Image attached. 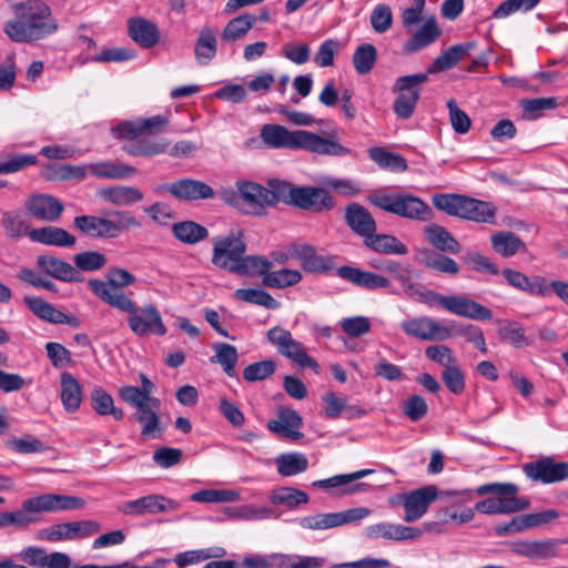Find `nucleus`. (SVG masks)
<instances>
[{
	"instance_id": "nucleus-1",
	"label": "nucleus",
	"mask_w": 568,
	"mask_h": 568,
	"mask_svg": "<svg viewBox=\"0 0 568 568\" xmlns=\"http://www.w3.org/2000/svg\"><path fill=\"white\" fill-rule=\"evenodd\" d=\"M260 136L271 149L304 150L311 153L331 156L351 154V150L336 140L323 138L306 130L290 131L280 124H264Z\"/></svg>"
},
{
	"instance_id": "nucleus-2",
	"label": "nucleus",
	"mask_w": 568,
	"mask_h": 568,
	"mask_svg": "<svg viewBox=\"0 0 568 568\" xmlns=\"http://www.w3.org/2000/svg\"><path fill=\"white\" fill-rule=\"evenodd\" d=\"M17 20L6 24L7 36L16 42H31L43 39L58 29L51 9L40 0H29L16 7Z\"/></svg>"
},
{
	"instance_id": "nucleus-3",
	"label": "nucleus",
	"mask_w": 568,
	"mask_h": 568,
	"mask_svg": "<svg viewBox=\"0 0 568 568\" xmlns=\"http://www.w3.org/2000/svg\"><path fill=\"white\" fill-rule=\"evenodd\" d=\"M83 507L84 500L79 497L43 494L26 499L22 503V508L19 510L0 513V527H27L34 521V517L32 516L34 513L80 509Z\"/></svg>"
},
{
	"instance_id": "nucleus-4",
	"label": "nucleus",
	"mask_w": 568,
	"mask_h": 568,
	"mask_svg": "<svg viewBox=\"0 0 568 568\" xmlns=\"http://www.w3.org/2000/svg\"><path fill=\"white\" fill-rule=\"evenodd\" d=\"M367 201L387 212L412 221H429L433 211L429 205L418 196L410 193L374 192L367 196Z\"/></svg>"
},
{
	"instance_id": "nucleus-5",
	"label": "nucleus",
	"mask_w": 568,
	"mask_h": 568,
	"mask_svg": "<svg viewBox=\"0 0 568 568\" xmlns=\"http://www.w3.org/2000/svg\"><path fill=\"white\" fill-rule=\"evenodd\" d=\"M116 310L128 314V326L138 337L163 336L168 332L160 311L153 304L138 306L132 298H120Z\"/></svg>"
},
{
	"instance_id": "nucleus-6",
	"label": "nucleus",
	"mask_w": 568,
	"mask_h": 568,
	"mask_svg": "<svg viewBox=\"0 0 568 568\" xmlns=\"http://www.w3.org/2000/svg\"><path fill=\"white\" fill-rule=\"evenodd\" d=\"M134 282L133 274L124 268L115 267L108 271L106 281L92 278L89 280L88 285L97 297L111 307L118 308L120 298H130L122 288Z\"/></svg>"
},
{
	"instance_id": "nucleus-7",
	"label": "nucleus",
	"mask_w": 568,
	"mask_h": 568,
	"mask_svg": "<svg viewBox=\"0 0 568 568\" xmlns=\"http://www.w3.org/2000/svg\"><path fill=\"white\" fill-rule=\"evenodd\" d=\"M427 81V73L404 75L396 80L393 91L399 94L395 99L393 109L397 118L406 120L413 115L420 97L419 87Z\"/></svg>"
},
{
	"instance_id": "nucleus-8",
	"label": "nucleus",
	"mask_w": 568,
	"mask_h": 568,
	"mask_svg": "<svg viewBox=\"0 0 568 568\" xmlns=\"http://www.w3.org/2000/svg\"><path fill=\"white\" fill-rule=\"evenodd\" d=\"M246 252L243 232H231L224 236L213 239L212 263L219 268L233 273V268L240 263Z\"/></svg>"
},
{
	"instance_id": "nucleus-9",
	"label": "nucleus",
	"mask_w": 568,
	"mask_h": 568,
	"mask_svg": "<svg viewBox=\"0 0 568 568\" xmlns=\"http://www.w3.org/2000/svg\"><path fill=\"white\" fill-rule=\"evenodd\" d=\"M267 339L276 346L278 353L294 362L300 367L317 369V362L311 357L301 342L295 339L288 329L274 326L267 331Z\"/></svg>"
},
{
	"instance_id": "nucleus-10",
	"label": "nucleus",
	"mask_w": 568,
	"mask_h": 568,
	"mask_svg": "<svg viewBox=\"0 0 568 568\" xmlns=\"http://www.w3.org/2000/svg\"><path fill=\"white\" fill-rule=\"evenodd\" d=\"M438 497L435 486H425L416 490L396 495L389 499L392 505L404 507V520L414 523L420 519L428 510L430 504Z\"/></svg>"
},
{
	"instance_id": "nucleus-11",
	"label": "nucleus",
	"mask_w": 568,
	"mask_h": 568,
	"mask_svg": "<svg viewBox=\"0 0 568 568\" xmlns=\"http://www.w3.org/2000/svg\"><path fill=\"white\" fill-rule=\"evenodd\" d=\"M180 509V503L163 495L151 494L134 500L123 501L118 510L126 516L155 515Z\"/></svg>"
},
{
	"instance_id": "nucleus-12",
	"label": "nucleus",
	"mask_w": 568,
	"mask_h": 568,
	"mask_svg": "<svg viewBox=\"0 0 568 568\" xmlns=\"http://www.w3.org/2000/svg\"><path fill=\"white\" fill-rule=\"evenodd\" d=\"M400 328L407 336L420 341L442 342L452 336L448 327L428 316L406 317L402 321Z\"/></svg>"
},
{
	"instance_id": "nucleus-13",
	"label": "nucleus",
	"mask_w": 568,
	"mask_h": 568,
	"mask_svg": "<svg viewBox=\"0 0 568 568\" xmlns=\"http://www.w3.org/2000/svg\"><path fill=\"white\" fill-rule=\"evenodd\" d=\"M525 475L534 481L551 484L568 478V463L542 457L523 466Z\"/></svg>"
},
{
	"instance_id": "nucleus-14",
	"label": "nucleus",
	"mask_w": 568,
	"mask_h": 568,
	"mask_svg": "<svg viewBox=\"0 0 568 568\" xmlns=\"http://www.w3.org/2000/svg\"><path fill=\"white\" fill-rule=\"evenodd\" d=\"M28 214L38 221L55 222L63 213L64 205L57 197L49 194H33L24 201Z\"/></svg>"
},
{
	"instance_id": "nucleus-15",
	"label": "nucleus",
	"mask_w": 568,
	"mask_h": 568,
	"mask_svg": "<svg viewBox=\"0 0 568 568\" xmlns=\"http://www.w3.org/2000/svg\"><path fill=\"white\" fill-rule=\"evenodd\" d=\"M558 539H517L508 544L509 550L529 559H548L558 556Z\"/></svg>"
},
{
	"instance_id": "nucleus-16",
	"label": "nucleus",
	"mask_w": 568,
	"mask_h": 568,
	"mask_svg": "<svg viewBox=\"0 0 568 568\" xmlns=\"http://www.w3.org/2000/svg\"><path fill=\"white\" fill-rule=\"evenodd\" d=\"M292 206L312 212H323L332 210L334 201L329 193L324 189L315 186H296Z\"/></svg>"
},
{
	"instance_id": "nucleus-17",
	"label": "nucleus",
	"mask_w": 568,
	"mask_h": 568,
	"mask_svg": "<svg viewBox=\"0 0 568 568\" xmlns=\"http://www.w3.org/2000/svg\"><path fill=\"white\" fill-rule=\"evenodd\" d=\"M166 190L175 199L186 202L211 200L215 196V192L211 185L191 178L178 180L169 184Z\"/></svg>"
},
{
	"instance_id": "nucleus-18",
	"label": "nucleus",
	"mask_w": 568,
	"mask_h": 568,
	"mask_svg": "<svg viewBox=\"0 0 568 568\" xmlns=\"http://www.w3.org/2000/svg\"><path fill=\"white\" fill-rule=\"evenodd\" d=\"M559 514L554 509H547L540 513L525 514L514 517L510 521L497 525L495 534L497 536H506L516 534L529 528L546 525L558 518Z\"/></svg>"
},
{
	"instance_id": "nucleus-19",
	"label": "nucleus",
	"mask_w": 568,
	"mask_h": 568,
	"mask_svg": "<svg viewBox=\"0 0 568 568\" xmlns=\"http://www.w3.org/2000/svg\"><path fill=\"white\" fill-rule=\"evenodd\" d=\"M236 186L242 196V212L261 215L265 205H268V189L247 181H239Z\"/></svg>"
},
{
	"instance_id": "nucleus-20",
	"label": "nucleus",
	"mask_w": 568,
	"mask_h": 568,
	"mask_svg": "<svg viewBox=\"0 0 568 568\" xmlns=\"http://www.w3.org/2000/svg\"><path fill=\"white\" fill-rule=\"evenodd\" d=\"M423 531L419 528L393 523H378L365 528V536L371 539L385 538L394 541L417 539Z\"/></svg>"
},
{
	"instance_id": "nucleus-21",
	"label": "nucleus",
	"mask_w": 568,
	"mask_h": 568,
	"mask_svg": "<svg viewBox=\"0 0 568 568\" xmlns=\"http://www.w3.org/2000/svg\"><path fill=\"white\" fill-rule=\"evenodd\" d=\"M503 275L507 283L514 288H517L521 292L528 293L529 295L534 296H549L547 280L544 276H527L524 273L513 268H504Z\"/></svg>"
},
{
	"instance_id": "nucleus-22",
	"label": "nucleus",
	"mask_w": 568,
	"mask_h": 568,
	"mask_svg": "<svg viewBox=\"0 0 568 568\" xmlns=\"http://www.w3.org/2000/svg\"><path fill=\"white\" fill-rule=\"evenodd\" d=\"M336 274L353 285L368 291L386 288L390 284L385 276L348 265L338 267Z\"/></svg>"
},
{
	"instance_id": "nucleus-23",
	"label": "nucleus",
	"mask_w": 568,
	"mask_h": 568,
	"mask_svg": "<svg viewBox=\"0 0 568 568\" xmlns=\"http://www.w3.org/2000/svg\"><path fill=\"white\" fill-rule=\"evenodd\" d=\"M345 222L348 227L365 241L376 232L377 224L372 213L358 203H351L345 207Z\"/></svg>"
},
{
	"instance_id": "nucleus-24",
	"label": "nucleus",
	"mask_w": 568,
	"mask_h": 568,
	"mask_svg": "<svg viewBox=\"0 0 568 568\" xmlns=\"http://www.w3.org/2000/svg\"><path fill=\"white\" fill-rule=\"evenodd\" d=\"M128 34L132 41L143 49H151L160 41L158 26L142 17H132L128 20Z\"/></svg>"
},
{
	"instance_id": "nucleus-25",
	"label": "nucleus",
	"mask_w": 568,
	"mask_h": 568,
	"mask_svg": "<svg viewBox=\"0 0 568 568\" xmlns=\"http://www.w3.org/2000/svg\"><path fill=\"white\" fill-rule=\"evenodd\" d=\"M303 425L302 417L296 410L282 407L277 412V419L267 423V428L282 437L298 440L303 437L300 428Z\"/></svg>"
},
{
	"instance_id": "nucleus-26",
	"label": "nucleus",
	"mask_w": 568,
	"mask_h": 568,
	"mask_svg": "<svg viewBox=\"0 0 568 568\" xmlns=\"http://www.w3.org/2000/svg\"><path fill=\"white\" fill-rule=\"evenodd\" d=\"M100 529V524L94 520L58 524L50 528L48 538L53 541L61 539L85 538L99 532Z\"/></svg>"
},
{
	"instance_id": "nucleus-27",
	"label": "nucleus",
	"mask_w": 568,
	"mask_h": 568,
	"mask_svg": "<svg viewBox=\"0 0 568 568\" xmlns=\"http://www.w3.org/2000/svg\"><path fill=\"white\" fill-rule=\"evenodd\" d=\"M446 311L475 321H488L493 317L489 308L462 295H449Z\"/></svg>"
},
{
	"instance_id": "nucleus-28",
	"label": "nucleus",
	"mask_w": 568,
	"mask_h": 568,
	"mask_svg": "<svg viewBox=\"0 0 568 568\" xmlns=\"http://www.w3.org/2000/svg\"><path fill=\"white\" fill-rule=\"evenodd\" d=\"M291 252L293 258L300 262L305 272L321 273L331 268V260L318 255L312 245L293 243Z\"/></svg>"
},
{
	"instance_id": "nucleus-29",
	"label": "nucleus",
	"mask_w": 568,
	"mask_h": 568,
	"mask_svg": "<svg viewBox=\"0 0 568 568\" xmlns=\"http://www.w3.org/2000/svg\"><path fill=\"white\" fill-rule=\"evenodd\" d=\"M28 236L34 243L49 246L70 247L75 244V237L64 229L58 226L32 229L28 233Z\"/></svg>"
},
{
	"instance_id": "nucleus-30",
	"label": "nucleus",
	"mask_w": 568,
	"mask_h": 568,
	"mask_svg": "<svg viewBox=\"0 0 568 568\" xmlns=\"http://www.w3.org/2000/svg\"><path fill=\"white\" fill-rule=\"evenodd\" d=\"M37 264L45 274L57 280L63 282L80 281L79 272L70 263L53 255L38 256Z\"/></svg>"
},
{
	"instance_id": "nucleus-31",
	"label": "nucleus",
	"mask_w": 568,
	"mask_h": 568,
	"mask_svg": "<svg viewBox=\"0 0 568 568\" xmlns=\"http://www.w3.org/2000/svg\"><path fill=\"white\" fill-rule=\"evenodd\" d=\"M159 408L160 406L149 404L133 415L134 419L141 424V436L145 439L161 438L165 432V426L158 414Z\"/></svg>"
},
{
	"instance_id": "nucleus-32",
	"label": "nucleus",
	"mask_w": 568,
	"mask_h": 568,
	"mask_svg": "<svg viewBox=\"0 0 568 568\" xmlns=\"http://www.w3.org/2000/svg\"><path fill=\"white\" fill-rule=\"evenodd\" d=\"M74 226L82 233L101 239H113L115 227L111 224L110 219L93 216V215H80L74 217Z\"/></svg>"
},
{
	"instance_id": "nucleus-33",
	"label": "nucleus",
	"mask_w": 568,
	"mask_h": 568,
	"mask_svg": "<svg viewBox=\"0 0 568 568\" xmlns=\"http://www.w3.org/2000/svg\"><path fill=\"white\" fill-rule=\"evenodd\" d=\"M89 172L98 179L124 180L133 176L136 169L120 161H100L88 165Z\"/></svg>"
},
{
	"instance_id": "nucleus-34",
	"label": "nucleus",
	"mask_w": 568,
	"mask_h": 568,
	"mask_svg": "<svg viewBox=\"0 0 568 568\" xmlns=\"http://www.w3.org/2000/svg\"><path fill=\"white\" fill-rule=\"evenodd\" d=\"M424 234L429 244L440 252L457 254L462 250L459 242L439 224L432 223L426 225Z\"/></svg>"
},
{
	"instance_id": "nucleus-35",
	"label": "nucleus",
	"mask_w": 568,
	"mask_h": 568,
	"mask_svg": "<svg viewBox=\"0 0 568 568\" xmlns=\"http://www.w3.org/2000/svg\"><path fill=\"white\" fill-rule=\"evenodd\" d=\"M217 37L211 27H202L194 44V57L199 64L207 65L216 55Z\"/></svg>"
},
{
	"instance_id": "nucleus-36",
	"label": "nucleus",
	"mask_w": 568,
	"mask_h": 568,
	"mask_svg": "<svg viewBox=\"0 0 568 568\" xmlns=\"http://www.w3.org/2000/svg\"><path fill=\"white\" fill-rule=\"evenodd\" d=\"M440 36V29L434 17L425 20L424 24L404 44L405 53H413L432 44Z\"/></svg>"
},
{
	"instance_id": "nucleus-37",
	"label": "nucleus",
	"mask_w": 568,
	"mask_h": 568,
	"mask_svg": "<svg viewBox=\"0 0 568 568\" xmlns=\"http://www.w3.org/2000/svg\"><path fill=\"white\" fill-rule=\"evenodd\" d=\"M60 397L63 408L69 413L77 412L82 403V388L75 377L63 372L60 376Z\"/></svg>"
},
{
	"instance_id": "nucleus-38",
	"label": "nucleus",
	"mask_w": 568,
	"mask_h": 568,
	"mask_svg": "<svg viewBox=\"0 0 568 568\" xmlns=\"http://www.w3.org/2000/svg\"><path fill=\"white\" fill-rule=\"evenodd\" d=\"M474 47V42H466L448 48L427 68V73H437L454 68Z\"/></svg>"
},
{
	"instance_id": "nucleus-39",
	"label": "nucleus",
	"mask_w": 568,
	"mask_h": 568,
	"mask_svg": "<svg viewBox=\"0 0 568 568\" xmlns=\"http://www.w3.org/2000/svg\"><path fill=\"white\" fill-rule=\"evenodd\" d=\"M277 473L283 477H292L308 468V459L303 453H283L275 458Z\"/></svg>"
},
{
	"instance_id": "nucleus-40",
	"label": "nucleus",
	"mask_w": 568,
	"mask_h": 568,
	"mask_svg": "<svg viewBox=\"0 0 568 568\" xmlns=\"http://www.w3.org/2000/svg\"><path fill=\"white\" fill-rule=\"evenodd\" d=\"M256 22L255 16L243 13L231 19L224 27L221 38L224 42L233 43L243 39Z\"/></svg>"
},
{
	"instance_id": "nucleus-41",
	"label": "nucleus",
	"mask_w": 568,
	"mask_h": 568,
	"mask_svg": "<svg viewBox=\"0 0 568 568\" xmlns=\"http://www.w3.org/2000/svg\"><path fill=\"white\" fill-rule=\"evenodd\" d=\"M364 244L374 252L382 254L404 255L407 247L394 235L372 233Z\"/></svg>"
},
{
	"instance_id": "nucleus-42",
	"label": "nucleus",
	"mask_w": 568,
	"mask_h": 568,
	"mask_svg": "<svg viewBox=\"0 0 568 568\" xmlns=\"http://www.w3.org/2000/svg\"><path fill=\"white\" fill-rule=\"evenodd\" d=\"M100 195L114 205H130L143 199L140 190L132 186H111L100 190Z\"/></svg>"
},
{
	"instance_id": "nucleus-43",
	"label": "nucleus",
	"mask_w": 568,
	"mask_h": 568,
	"mask_svg": "<svg viewBox=\"0 0 568 568\" xmlns=\"http://www.w3.org/2000/svg\"><path fill=\"white\" fill-rule=\"evenodd\" d=\"M272 267V262L260 255H245L241 257L240 263L233 268V273L241 276H260L263 277Z\"/></svg>"
},
{
	"instance_id": "nucleus-44",
	"label": "nucleus",
	"mask_w": 568,
	"mask_h": 568,
	"mask_svg": "<svg viewBox=\"0 0 568 568\" xmlns=\"http://www.w3.org/2000/svg\"><path fill=\"white\" fill-rule=\"evenodd\" d=\"M213 349L215 355L210 361L220 364L227 376L235 377V366L239 361L236 347L227 343H216L213 345Z\"/></svg>"
},
{
	"instance_id": "nucleus-45",
	"label": "nucleus",
	"mask_w": 568,
	"mask_h": 568,
	"mask_svg": "<svg viewBox=\"0 0 568 568\" xmlns=\"http://www.w3.org/2000/svg\"><path fill=\"white\" fill-rule=\"evenodd\" d=\"M490 241L494 251L504 257H510L525 248L524 242L508 231L493 234Z\"/></svg>"
},
{
	"instance_id": "nucleus-46",
	"label": "nucleus",
	"mask_w": 568,
	"mask_h": 568,
	"mask_svg": "<svg viewBox=\"0 0 568 568\" xmlns=\"http://www.w3.org/2000/svg\"><path fill=\"white\" fill-rule=\"evenodd\" d=\"M170 143L165 139L160 140H139L124 145L123 150L131 156H154L168 151Z\"/></svg>"
},
{
	"instance_id": "nucleus-47",
	"label": "nucleus",
	"mask_w": 568,
	"mask_h": 568,
	"mask_svg": "<svg viewBox=\"0 0 568 568\" xmlns=\"http://www.w3.org/2000/svg\"><path fill=\"white\" fill-rule=\"evenodd\" d=\"M173 235L185 244H195L207 237L209 231L203 225L193 221L175 223L172 227Z\"/></svg>"
},
{
	"instance_id": "nucleus-48",
	"label": "nucleus",
	"mask_w": 568,
	"mask_h": 568,
	"mask_svg": "<svg viewBox=\"0 0 568 568\" xmlns=\"http://www.w3.org/2000/svg\"><path fill=\"white\" fill-rule=\"evenodd\" d=\"M268 498L273 505H282L287 508H295L300 505L307 504L310 500L305 491L294 487H280L274 489Z\"/></svg>"
},
{
	"instance_id": "nucleus-49",
	"label": "nucleus",
	"mask_w": 568,
	"mask_h": 568,
	"mask_svg": "<svg viewBox=\"0 0 568 568\" xmlns=\"http://www.w3.org/2000/svg\"><path fill=\"white\" fill-rule=\"evenodd\" d=\"M93 409L101 416L112 415L114 419L121 420L124 413L114 406L113 398L103 388L97 387L91 392Z\"/></svg>"
},
{
	"instance_id": "nucleus-50",
	"label": "nucleus",
	"mask_w": 568,
	"mask_h": 568,
	"mask_svg": "<svg viewBox=\"0 0 568 568\" xmlns=\"http://www.w3.org/2000/svg\"><path fill=\"white\" fill-rule=\"evenodd\" d=\"M352 61L358 74L369 73L377 61V50L375 45L372 43L359 44L354 51Z\"/></svg>"
},
{
	"instance_id": "nucleus-51",
	"label": "nucleus",
	"mask_w": 568,
	"mask_h": 568,
	"mask_svg": "<svg viewBox=\"0 0 568 568\" xmlns=\"http://www.w3.org/2000/svg\"><path fill=\"white\" fill-rule=\"evenodd\" d=\"M236 300L250 304L263 306L267 310H276L280 303L266 291L261 288H239L234 292Z\"/></svg>"
},
{
	"instance_id": "nucleus-52",
	"label": "nucleus",
	"mask_w": 568,
	"mask_h": 568,
	"mask_svg": "<svg viewBox=\"0 0 568 568\" xmlns=\"http://www.w3.org/2000/svg\"><path fill=\"white\" fill-rule=\"evenodd\" d=\"M1 226L6 235L12 240H19L31 231L19 211H6L1 217Z\"/></svg>"
},
{
	"instance_id": "nucleus-53",
	"label": "nucleus",
	"mask_w": 568,
	"mask_h": 568,
	"mask_svg": "<svg viewBox=\"0 0 568 568\" xmlns=\"http://www.w3.org/2000/svg\"><path fill=\"white\" fill-rule=\"evenodd\" d=\"M302 281V274L297 270L282 268L274 272H267L263 277V284L272 288H285L293 286Z\"/></svg>"
},
{
	"instance_id": "nucleus-54",
	"label": "nucleus",
	"mask_w": 568,
	"mask_h": 568,
	"mask_svg": "<svg viewBox=\"0 0 568 568\" xmlns=\"http://www.w3.org/2000/svg\"><path fill=\"white\" fill-rule=\"evenodd\" d=\"M406 294L429 307L440 306L444 310L447 308L449 295H442L415 284L407 285Z\"/></svg>"
},
{
	"instance_id": "nucleus-55",
	"label": "nucleus",
	"mask_w": 568,
	"mask_h": 568,
	"mask_svg": "<svg viewBox=\"0 0 568 568\" xmlns=\"http://www.w3.org/2000/svg\"><path fill=\"white\" fill-rule=\"evenodd\" d=\"M423 264L443 274L456 275L459 272L458 264L452 258L434 251L424 253Z\"/></svg>"
},
{
	"instance_id": "nucleus-56",
	"label": "nucleus",
	"mask_w": 568,
	"mask_h": 568,
	"mask_svg": "<svg viewBox=\"0 0 568 568\" xmlns=\"http://www.w3.org/2000/svg\"><path fill=\"white\" fill-rule=\"evenodd\" d=\"M277 368L274 359H264L247 365L243 369V378L248 383H255L272 376Z\"/></svg>"
},
{
	"instance_id": "nucleus-57",
	"label": "nucleus",
	"mask_w": 568,
	"mask_h": 568,
	"mask_svg": "<svg viewBox=\"0 0 568 568\" xmlns=\"http://www.w3.org/2000/svg\"><path fill=\"white\" fill-rule=\"evenodd\" d=\"M336 513L314 514L298 519V525L303 529L325 530L339 527Z\"/></svg>"
},
{
	"instance_id": "nucleus-58",
	"label": "nucleus",
	"mask_w": 568,
	"mask_h": 568,
	"mask_svg": "<svg viewBox=\"0 0 568 568\" xmlns=\"http://www.w3.org/2000/svg\"><path fill=\"white\" fill-rule=\"evenodd\" d=\"M119 395L126 404L134 407L136 412L144 408L149 404H153L155 406L161 405L159 398H148L138 386H123L119 390Z\"/></svg>"
},
{
	"instance_id": "nucleus-59",
	"label": "nucleus",
	"mask_w": 568,
	"mask_h": 568,
	"mask_svg": "<svg viewBox=\"0 0 568 568\" xmlns=\"http://www.w3.org/2000/svg\"><path fill=\"white\" fill-rule=\"evenodd\" d=\"M24 303L39 318L55 324L60 310L40 297L26 296Z\"/></svg>"
},
{
	"instance_id": "nucleus-60",
	"label": "nucleus",
	"mask_w": 568,
	"mask_h": 568,
	"mask_svg": "<svg viewBox=\"0 0 568 568\" xmlns=\"http://www.w3.org/2000/svg\"><path fill=\"white\" fill-rule=\"evenodd\" d=\"M471 204L469 206L468 221H474L477 223H496V207L485 201L476 200L471 197Z\"/></svg>"
},
{
	"instance_id": "nucleus-61",
	"label": "nucleus",
	"mask_w": 568,
	"mask_h": 568,
	"mask_svg": "<svg viewBox=\"0 0 568 568\" xmlns=\"http://www.w3.org/2000/svg\"><path fill=\"white\" fill-rule=\"evenodd\" d=\"M268 189V205H275L277 202L292 205L296 186L285 181H271Z\"/></svg>"
},
{
	"instance_id": "nucleus-62",
	"label": "nucleus",
	"mask_w": 568,
	"mask_h": 568,
	"mask_svg": "<svg viewBox=\"0 0 568 568\" xmlns=\"http://www.w3.org/2000/svg\"><path fill=\"white\" fill-rule=\"evenodd\" d=\"M498 334L503 339L509 341L516 348H520L529 344L523 325L515 321H509L503 324L498 329Z\"/></svg>"
},
{
	"instance_id": "nucleus-63",
	"label": "nucleus",
	"mask_w": 568,
	"mask_h": 568,
	"mask_svg": "<svg viewBox=\"0 0 568 568\" xmlns=\"http://www.w3.org/2000/svg\"><path fill=\"white\" fill-rule=\"evenodd\" d=\"M73 261L75 266L84 272L98 271L106 264L105 255L97 251H85L75 254Z\"/></svg>"
},
{
	"instance_id": "nucleus-64",
	"label": "nucleus",
	"mask_w": 568,
	"mask_h": 568,
	"mask_svg": "<svg viewBox=\"0 0 568 568\" xmlns=\"http://www.w3.org/2000/svg\"><path fill=\"white\" fill-rule=\"evenodd\" d=\"M369 21L375 32H386L393 23V12L390 7L386 3H379L375 6L372 10Z\"/></svg>"
}]
</instances>
